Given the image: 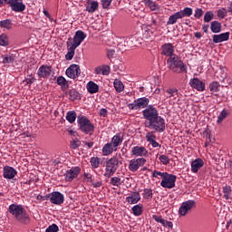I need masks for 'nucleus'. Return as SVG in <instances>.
Listing matches in <instances>:
<instances>
[{
    "mask_svg": "<svg viewBox=\"0 0 232 232\" xmlns=\"http://www.w3.org/2000/svg\"><path fill=\"white\" fill-rule=\"evenodd\" d=\"M95 72L97 73V75L102 73V68L97 67V68L95 69Z\"/></svg>",
    "mask_w": 232,
    "mask_h": 232,
    "instance_id": "obj_64",
    "label": "nucleus"
},
{
    "mask_svg": "<svg viewBox=\"0 0 232 232\" xmlns=\"http://www.w3.org/2000/svg\"><path fill=\"white\" fill-rule=\"evenodd\" d=\"M195 205H196L195 200H188L183 202L179 210L180 217H186L188 211H191V209L195 208Z\"/></svg>",
    "mask_w": 232,
    "mask_h": 232,
    "instance_id": "obj_9",
    "label": "nucleus"
},
{
    "mask_svg": "<svg viewBox=\"0 0 232 232\" xmlns=\"http://www.w3.org/2000/svg\"><path fill=\"white\" fill-rule=\"evenodd\" d=\"M57 231H59V227H57V225L55 224L49 226L45 230V232H57Z\"/></svg>",
    "mask_w": 232,
    "mask_h": 232,
    "instance_id": "obj_46",
    "label": "nucleus"
},
{
    "mask_svg": "<svg viewBox=\"0 0 232 232\" xmlns=\"http://www.w3.org/2000/svg\"><path fill=\"white\" fill-rule=\"evenodd\" d=\"M49 200L51 204L61 206L64 202V196L59 191H54L49 194Z\"/></svg>",
    "mask_w": 232,
    "mask_h": 232,
    "instance_id": "obj_12",
    "label": "nucleus"
},
{
    "mask_svg": "<svg viewBox=\"0 0 232 232\" xmlns=\"http://www.w3.org/2000/svg\"><path fill=\"white\" fill-rule=\"evenodd\" d=\"M114 88L118 93H121V92H124V83L121 82V80L115 79L114 80Z\"/></svg>",
    "mask_w": 232,
    "mask_h": 232,
    "instance_id": "obj_31",
    "label": "nucleus"
},
{
    "mask_svg": "<svg viewBox=\"0 0 232 232\" xmlns=\"http://www.w3.org/2000/svg\"><path fill=\"white\" fill-rule=\"evenodd\" d=\"M161 225L164 227H169L170 229H173V223L171 221H168L166 219H163V221H161Z\"/></svg>",
    "mask_w": 232,
    "mask_h": 232,
    "instance_id": "obj_51",
    "label": "nucleus"
},
{
    "mask_svg": "<svg viewBox=\"0 0 232 232\" xmlns=\"http://www.w3.org/2000/svg\"><path fill=\"white\" fill-rule=\"evenodd\" d=\"M213 43L218 44V43H224V41H229V32L223 33L220 34H214L212 36Z\"/></svg>",
    "mask_w": 232,
    "mask_h": 232,
    "instance_id": "obj_20",
    "label": "nucleus"
},
{
    "mask_svg": "<svg viewBox=\"0 0 232 232\" xmlns=\"http://www.w3.org/2000/svg\"><path fill=\"white\" fill-rule=\"evenodd\" d=\"M100 115H102V117H106V115H108V111L106 109H101Z\"/></svg>",
    "mask_w": 232,
    "mask_h": 232,
    "instance_id": "obj_61",
    "label": "nucleus"
},
{
    "mask_svg": "<svg viewBox=\"0 0 232 232\" xmlns=\"http://www.w3.org/2000/svg\"><path fill=\"white\" fill-rule=\"evenodd\" d=\"M34 82H35V78H34V76H29L23 81L24 84H34Z\"/></svg>",
    "mask_w": 232,
    "mask_h": 232,
    "instance_id": "obj_52",
    "label": "nucleus"
},
{
    "mask_svg": "<svg viewBox=\"0 0 232 232\" xmlns=\"http://www.w3.org/2000/svg\"><path fill=\"white\" fill-rule=\"evenodd\" d=\"M146 139L148 142H150V144L155 140L156 137L155 135L151 134V132L147 133Z\"/></svg>",
    "mask_w": 232,
    "mask_h": 232,
    "instance_id": "obj_53",
    "label": "nucleus"
},
{
    "mask_svg": "<svg viewBox=\"0 0 232 232\" xmlns=\"http://www.w3.org/2000/svg\"><path fill=\"white\" fill-rule=\"evenodd\" d=\"M140 200V194L139 192H134L127 198L129 204H137Z\"/></svg>",
    "mask_w": 232,
    "mask_h": 232,
    "instance_id": "obj_25",
    "label": "nucleus"
},
{
    "mask_svg": "<svg viewBox=\"0 0 232 232\" xmlns=\"http://www.w3.org/2000/svg\"><path fill=\"white\" fill-rule=\"evenodd\" d=\"M66 119L68 122L72 124V122H75V120L77 119V113L73 111H68L66 115Z\"/></svg>",
    "mask_w": 232,
    "mask_h": 232,
    "instance_id": "obj_34",
    "label": "nucleus"
},
{
    "mask_svg": "<svg viewBox=\"0 0 232 232\" xmlns=\"http://www.w3.org/2000/svg\"><path fill=\"white\" fill-rule=\"evenodd\" d=\"M210 28L213 34H218L222 30V24H220L218 21H214L211 23Z\"/></svg>",
    "mask_w": 232,
    "mask_h": 232,
    "instance_id": "obj_28",
    "label": "nucleus"
},
{
    "mask_svg": "<svg viewBox=\"0 0 232 232\" xmlns=\"http://www.w3.org/2000/svg\"><path fill=\"white\" fill-rule=\"evenodd\" d=\"M79 173H81V169L79 167H76L74 169H71L65 173V180L67 182H72L76 177H78Z\"/></svg>",
    "mask_w": 232,
    "mask_h": 232,
    "instance_id": "obj_19",
    "label": "nucleus"
},
{
    "mask_svg": "<svg viewBox=\"0 0 232 232\" xmlns=\"http://www.w3.org/2000/svg\"><path fill=\"white\" fill-rule=\"evenodd\" d=\"M92 186H93V188H101V186H102V182H101V181L93 182Z\"/></svg>",
    "mask_w": 232,
    "mask_h": 232,
    "instance_id": "obj_63",
    "label": "nucleus"
},
{
    "mask_svg": "<svg viewBox=\"0 0 232 232\" xmlns=\"http://www.w3.org/2000/svg\"><path fill=\"white\" fill-rule=\"evenodd\" d=\"M78 126L80 127V130L83 132V133H93V130H95V126L93 125V123H92V121H90V120H88V118H86V116H78Z\"/></svg>",
    "mask_w": 232,
    "mask_h": 232,
    "instance_id": "obj_4",
    "label": "nucleus"
},
{
    "mask_svg": "<svg viewBox=\"0 0 232 232\" xmlns=\"http://www.w3.org/2000/svg\"><path fill=\"white\" fill-rule=\"evenodd\" d=\"M121 143L122 138L121 137V135H115L112 137L111 144H112L113 148H117Z\"/></svg>",
    "mask_w": 232,
    "mask_h": 232,
    "instance_id": "obj_33",
    "label": "nucleus"
},
{
    "mask_svg": "<svg viewBox=\"0 0 232 232\" xmlns=\"http://www.w3.org/2000/svg\"><path fill=\"white\" fill-rule=\"evenodd\" d=\"M0 26H1V28H6V30H11L12 29V21L8 20V19L0 21Z\"/></svg>",
    "mask_w": 232,
    "mask_h": 232,
    "instance_id": "obj_36",
    "label": "nucleus"
},
{
    "mask_svg": "<svg viewBox=\"0 0 232 232\" xmlns=\"http://www.w3.org/2000/svg\"><path fill=\"white\" fill-rule=\"evenodd\" d=\"M86 39V34L82 31H77L72 40V38H68L67 46H72V48H78L81 46V43Z\"/></svg>",
    "mask_w": 232,
    "mask_h": 232,
    "instance_id": "obj_6",
    "label": "nucleus"
},
{
    "mask_svg": "<svg viewBox=\"0 0 232 232\" xmlns=\"http://www.w3.org/2000/svg\"><path fill=\"white\" fill-rule=\"evenodd\" d=\"M194 15H195V17H197V19H200V16L204 15V11L200 8H198V9H196Z\"/></svg>",
    "mask_w": 232,
    "mask_h": 232,
    "instance_id": "obj_55",
    "label": "nucleus"
},
{
    "mask_svg": "<svg viewBox=\"0 0 232 232\" xmlns=\"http://www.w3.org/2000/svg\"><path fill=\"white\" fill-rule=\"evenodd\" d=\"M227 117V111L223 110L218 117V124H222V121Z\"/></svg>",
    "mask_w": 232,
    "mask_h": 232,
    "instance_id": "obj_42",
    "label": "nucleus"
},
{
    "mask_svg": "<svg viewBox=\"0 0 232 232\" xmlns=\"http://www.w3.org/2000/svg\"><path fill=\"white\" fill-rule=\"evenodd\" d=\"M166 93L168 94V99H169V102H172V104H175L180 101V98L179 97V90L169 89L167 90Z\"/></svg>",
    "mask_w": 232,
    "mask_h": 232,
    "instance_id": "obj_17",
    "label": "nucleus"
},
{
    "mask_svg": "<svg viewBox=\"0 0 232 232\" xmlns=\"http://www.w3.org/2000/svg\"><path fill=\"white\" fill-rule=\"evenodd\" d=\"M143 116L147 119V121H153V119L159 117V111H157V109L150 106L143 111Z\"/></svg>",
    "mask_w": 232,
    "mask_h": 232,
    "instance_id": "obj_15",
    "label": "nucleus"
},
{
    "mask_svg": "<svg viewBox=\"0 0 232 232\" xmlns=\"http://www.w3.org/2000/svg\"><path fill=\"white\" fill-rule=\"evenodd\" d=\"M152 218L156 220V222H159L160 224H162V221L164 220L162 217L157 215H153Z\"/></svg>",
    "mask_w": 232,
    "mask_h": 232,
    "instance_id": "obj_59",
    "label": "nucleus"
},
{
    "mask_svg": "<svg viewBox=\"0 0 232 232\" xmlns=\"http://www.w3.org/2000/svg\"><path fill=\"white\" fill-rule=\"evenodd\" d=\"M68 47V46H67ZM75 50L76 48L75 47H72V45H70L68 47V53L67 54L65 55V59L67 61H72L73 59V55H75Z\"/></svg>",
    "mask_w": 232,
    "mask_h": 232,
    "instance_id": "obj_32",
    "label": "nucleus"
},
{
    "mask_svg": "<svg viewBox=\"0 0 232 232\" xmlns=\"http://www.w3.org/2000/svg\"><path fill=\"white\" fill-rule=\"evenodd\" d=\"M9 213L15 217L16 220H18V222L21 224H30V218L24 214L23 207L13 204L9 206Z\"/></svg>",
    "mask_w": 232,
    "mask_h": 232,
    "instance_id": "obj_1",
    "label": "nucleus"
},
{
    "mask_svg": "<svg viewBox=\"0 0 232 232\" xmlns=\"http://www.w3.org/2000/svg\"><path fill=\"white\" fill-rule=\"evenodd\" d=\"M223 195H224V198H226V200H229V198H231V187L230 186H226L223 188Z\"/></svg>",
    "mask_w": 232,
    "mask_h": 232,
    "instance_id": "obj_35",
    "label": "nucleus"
},
{
    "mask_svg": "<svg viewBox=\"0 0 232 232\" xmlns=\"http://www.w3.org/2000/svg\"><path fill=\"white\" fill-rule=\"evenodd\" d=\"M150 144L153 148H160V144H159L155 140Z\"/></svg>",
    "mask_w": 232,
    "mask_h": 232,
    "instance_id": "obj_62",
    "label": "nucleus"
},
{
    "mask_svg": "<svg viewBox=\"0 0 232 232\" xmlns=\"http://www.w3.org/2000/svg\"><path fill=\"white\" fill-rule=\"evenodd\" d=\"M167 64L168 68L174 73H182V72H186V65L177 55L168 58Z\"/></svg>",
    "mask_w": 232,
    "mask_h": 232,
    "instance_id": "obj_2",
    "label": "nucleus"
},
{
    "mask_svg": "<svg viewBox=\"0 0 232 232\" xmlns=\"http://www.w3.org/2000/svg\"><path fill=\"white\" fill-rule=\"evenodd\" d=\"M57 84H59V86H61V88H62V90H63V92H65V90H67L69 88L68 82L66 81V78L63 77V76H59L57 78Z\"/></svg>",
    "mask_w": 232,
    "mask_h": 232,
    "instance_id": "obj_29",
    "label": "nucleus"
},
{
    "mask_svg": "<svg viewBox=\"0 0 232 232\" xmlns=\"http://www.w3.org/2000/svg\"><path fill=\"white\" fill-rule=\"evenodd\" d=\"M15 175H17V171L14 168L8 167V166H5L4 168V178L5 179H14V177H15Z\"/></svg>",
    "mask_w": 232,
    "mask_h": 232,
    "instance_id": "obj_23",
    "label": "nucleus"
},
{
    "mask_svg": "<svg viewBox=\"0 0 232 232\" xmlns=\"http://www.w3.org/2000/svg\"><path fill=\"white\" fill-rule=\"evenodd\" d=\"M218 78H219V81H222V82H227V75L226 73H224V72L222 73V76H220Z\"/></svg>",
    "mask_w": 232,
    "mask_h": 232,
    "instance_id": "obj_60",
    "label": "nucleus"
},
{
    "mask_svg": "<svg viewBox=\"0 0 232 232\" xmlns=\"http://www.w3.org/2000/svg\"><path fill=\"white\" fill-rule=\"evenodd\" d=\"M87 90L89 93H97V92H99V85L93 82H89L87 83Z\"/></svg>",
    "mask_w": 232,
    "mask_h": 232,
    "instance_id": "obj_30",
    "label": "nucleus"
},
{
    "mask_svg": "<svg viewBox=\"0 0 232 232\" xmlns=\"http://www.w3.org/2000/svg\"><path fill=\"white\" fill-rule=\"evenodd\" d=\"M52 73V68L46 65H42L38 70V76L43 77L44 79L49 77Z\"/></svg>",
    "mask_w": 232,
    "mask_h": 232,
    "instance_id": "obj_22",
    "label": "nucleus"
},
{
    "mask_svg": "<svg viewBox=\"0 0 232 232\" xmlns=\"http://www.w3.org/2000/svg\"><path fill=\"white\" fill-rule=\"evenodd\" d=\"M213 17H214L213 12L208 11V12L205 14V16H204V21H205V23H209V21H212V20H213Z\"/></svg>",
    "mask_w": 232,
    "mask_h": 232,
    "instance_id": "obj_45",
    "label": "nucleus"
},
{
    "mask_svg": "<svg viewBox=\"0 0 232 232\" xmlns=\"http://www.w3.org/2000/svg\"><path fill=\"white\" fill-rule=\"evenodd\" d=\"M161 50L162 55H166V57L169 58L177 56V54L174 53L175 48L172 46L171 44H165L164 45H162Z\"/></svg>",
    "mask_w": 232,
    "mask_h": 232,
    "instance_id": "obj_16",
    "label": "nucleus"
},
{
    "mask_svg": "<svg viewBox=\"0 0 232 232\" xmlns=\"http://www.w3.org/2000/svg\"><path fill=\"white\" fill-rule=\"evenodd\" d=\"M167 174H168L167 172H160V171L154 170L152 173V177H156V178L161 177V179H164Z\"/></svg>",
    "mask_w": 232,
    "mask_h": 232,
    "instance_id": "obj_50",
    "label": "nucleus"
},
{
    "mask_svg": "<svg viewBox=\"0 0 232 232\" xmlns=\"http://www.w3.org/2000/svg\"><path fill=\"white\" fill-rule=\"evenodd\" d=\"M218 88H220V84L218 82H213L209 85V90L212 93H217V92H218Z\"/></svg>",
    "mask_w": 232,
    "mask_h": 232,
    "instance_id": "obj_41",
    "label": "nucleus"
},
{
    "mask_svg": "<svg viewBox=\"0 0 232 232\" xmlns=\"http://www.w3.org/2000/svg\"><path fill=\"white\" fill-rule=\"evenodd\" d=\"M189 84L191 88L198 90V92H204V90H206V84L202 81L198 80V78L190 80Z\"/></svg>",
    "mask_w": 232,
    "mask_h": 232,
    "instance_id": "obj_18",
    "label": "nucleus"
},
{
    "mask_svg": "<svg viewBox=\"0 0 232 232\" xmlns=\"http://www.w3.org/2000/svg\"><path fill=\"white\" fill-rule=\"evenodd\" d=\"M91 164L92 168H99V165L101 164V160L97 157H93L91 159Z\"/></svg>",
    "mask_w": 232,
    "mask_h": 232,
    "instance_id": "obj_44",
    "label": "nucleus"
},
{
    "mask_svg": "<svg viewBox=\"0 0 232 232\" xmlns=\"http://www.w3.org/2000/svg\"><path fill=\"white\" fill-rule=\"evenodd\" d=\"M111 1L113 0H102V8L105 10L109 9L110 5H111Z\"/></svg>",
    "mask_w": 232,
    "mask_h": 232,
    "instance_id": "obj_47",
    "label": "nucleus"
},
{
    "mask_svg": "<svg viewBox=\"0 0 232 232\" xmlns=\"http://www.w3.org/2000/svg\"><path fill=\"white\" fill-rule=\"evenodd\" d=\"M153 197V190L147 188L144 190V198H152Z\"/></svg>",
    "mask_w": 232,
    "mask_h": 232,
    "instance_id": "obj_49",
    "label": "nucleus"
},
{
    "mask_svg": "<svg viewBox=\"0 0 232 232\" xmlns=\"http://www.w3.org/2000/svg\"><path fill=\"white\" fill-rule=\"evenodd\" d=\"M131 153L134 157H146L148 150L144 147L136 146L132 149Z\"/></svg>",
    "mask_w": 232,
    "mask_h": 232,
    "instance_id": "obj_21",
    "label": "nucleus"
},
{
    "mask_svg": "<svg viewBox=\"0 0 232 232\" xmlns=\"http://www.w3.org/2000/svg\"><path fill=\"white\" fill-rule=\"evenodd\" d=\"M8 5L14 12H24L26 5L23 4V0H8Z\"/></svg>",
    "mask_w": 232,
    "mask_h": 232,
    "instance_id": "obj_14",
    "label": "nucleus"
},
{
    "mask_svg": "<svg viewBox=\"0 0 232 232\" xmlns=\"http://www.w3.org/2000/svg\"><path fill=\"white\" fill-rule=\"evenodd\" d=\"M204 166V160L202 159H198L192 161L191 163V171L192 173H198V171Z\"/></svg>",
    "mask_w": 232,
    "mask_h": 232,
    "instance_id": "obj_24",
    "label": "nucleus"
},
{
    "mask_svg": "<svg viewBox=\"0 0 232 232\" xmlns=\"http://www.w3.org/2000/svg\"><path fill=\"white\" fill-rule=\"evenodd\" d=\"M36 198L37 200H48V198L50 199V194L45 196L38 195Z\"/></svg>",
    "mask_w": 232,
    "mask_h": 232,
    "instance_id": "obj_57",
    "label": "nucleus"
},
{
    "mask_svg": "<svg viewBox=\"0 0 232 232\" xmlns=\"http://www.w3.org/2000/svg\"><path fill=\"white\" fill-rule=\"evenodd\" d=\"M113 153V144L112 143H107L102 148V155L105 157H108V155H111Z\"/></svg>",
    "mask_w": 232,
    "mask_h": 232,
    "instance_id": "obj_26",
    "label": "nucleus"
},
{
    "mask_svg": "<svg viewBox=\"0 0 232 232\" xmlns=\"http://www.w3.org/2000/svg\"><path fill=\"white\" fill-rule=\"evenodd\" d=\"M96 10H99V2L97 1H92L86 6V11L89 14H93Z\"/></svg>",
    "mask_w": 232,
    "mask_h": 232,
    "instance_id": "obj_27",
    "label": "nucleus"
},
{
    "mask_svg": "<svg viewBox=\"0 0 232 232\" xmlns=\"http://www.w3.org/2000/svg\"><path fill=\"white\" fill-rule=\"evenodd\" d=\"M65 73L69 79H77L81 75V67L78 64H72Z\"/></svg>",
    "mask_w": 232,
    "mask_h": 232,
    "instance_id": "obj_13",
    "label": "nucleus"
},
{
    "mask_svg": "<svg viewBox=\"0 0 232 232\" xmlns=\"http://www.w3.org/2000/svg\"><path fill=\"white\" fill-rule=\"evenodd\" d=\"M145 5H147L152 11L159 10V5L151 0H145Z\"/></svg>",
    "mask_w": 232,
    "mask_h": 232,
    "instance_id": "obj_40",
    "label": "nucleus"
},
{
    "mask_svg": "<svg viewBox=\"0 0 232 232\" xmlns=\"http://www.w3.org/2000/svg\"><path fill=\"white\" fill-rule=\"evenodd\" d=\"M218 17H219L220 19H224V17H226V13L222 9H219L218 11Z\"/></svg>",
    "mask_w": 232,
    "mask_h": 232,
    "instance_id": "obj_58",
    "label": "nucleus"
},
{
    "mask_svg": "<svg viewBox=\"0 0 232 232\" xmlns=\"http://www.w3.org/2000/svg\"><path fill=\"white\" fill-rule=\"evenodd\" d=\"M81 146V140L79 139L75 138L70 142V148L72 150H77V148H80Z\"/></svg>",
    "mask_w": 232,
    "mask_h": 232,
    "instance_id": "obj_37",
    "label": "nucleus"
},
{
    "mask_svg": "<svg viewBox=\"0 0 232 232\" xmlns=\"http://www.w3.org/2000/svg\"><path fill=\"white\" fill-rule=\"evenodd\" d=\"M102 74L110 75V66H104L103 68H102Z\"/></svg>",
    "mask_w": 232,
    "mask_h": 232,
    "instance_id": "obj_56",
    "label": "nucleus"
},
{
    "mask_svg": "<svg viewBox=\"0 0 232 232\" xmlns=\"http://www.w3.org/2000/svg\"><path fill=\"white\" fill-rule=\"evenodd\" d=\"M132 213L133 215H135L136 217H140V215H142V206L140 205H135L132 208Z\"/></svg>",
    "mask_w": 232,
    "mask_h": 232,
    "instance_id": "obj_38",
    "label": "nucleus"
},
{
    "mask_svg": "<svg viewBox=\"0 0 232 232\" xmlns=\"http://www.w3.org/2000/svg\"><path fill=\"white\" fill-rule=\"evenodd\" d=\"M14 54H5L3 59L4 64H10V63H14Z\"/></svg>",
    "mask_w": 232,
    "mask_h": 232,
    "instance_id": "obj_39",
    "label": "nucleus"
},
{
    "mask_svg": "<svg viewBox=\"0 0 232 232\" xmlns=\"http://www.w3.org/2000/svg\"><path fill=\"white\" fill-rule=\"evenodd\" d=\"M190 15H193V9L186 7L184 8V10H181L170 15L169 21L167 22V24H175V23H177L179 19H182L184 17H190Z\"/></svg>",
    "mask_w": 232,
    "mask_h": 232,
    "instance_id": "obj_5",
    "label": "nucleus"
},
{
    "mask_svg": "<svg viewBox=\"0 0 232 232\" xmlns=\"http://www.w3.org/2000/svg\"><path fill=\"white\" fill-rule=\"evenodd\" d=\"M160 162H162V164H164L165 166L168 165L169 163V158L166 155H161L160 156Z\"/></svg>",
    "mask_w": 232,
    "mask_h": 232,
    "instance_id": "obj_48",
    "label": "nucleus"
},
{
    "mask_svg": "<svg viewBox=\"0 0 232 232\" xmlns=\"http://www.w3.org/2000/svg\"><path fill=\"white\" fill-rule=\"evenodd\" d=\"M119 168V159L117 157L111 158L106 164L105 177H111Z\"/></svg>",
    "mask_w": 232,
    "mask_h": 232,
    "instance_id": "obj_7",
    "label": "nucleus"
},
{
    "mask_svg": "<svg viewBox=\"0 0 232 232\" xmlns=\"http://www.w3.org/2000/svg\"><path fill=\"white\" fill-rule=\"evenodd\" d=\"M111 184H112V186H119L121 184V179L117 177L111 178Z\"/></svg>",
    "mask_w": 232,
    "mask_h": 232,
    "instance_id": "obj_54",
    "label": "nucleus"
},
{
    "mask_svg": "<svg viewBox=\"0 0 232 232\" xmlns=\"http://www.w3.org/2000/svg\"><path fill=\"white\" fill-rule=\"evenodd\" d=\"M146 164V159L144 158H138V159H133L130 161L129 164V169L130 171L135 172L139 168H142Z\"/></svg>",
    "mask_w": 232,
    "mask_h": 232,
    "instance_id": "obj_11",
    "label": "nucleus"
},
{
    "mask_svg": "<svg viewBox=\"0 0 232 232\" xmlns=\"http://www.w3.org/2000/svg\"><path fill=\"white\" fill-rule=\"evenodd\" d=\"M145 127L149 128V130H154L155 131H159L160 133L166 130V122L162 117L158 116L152 121H145Z\"/></svg>",
    "mask_w": 232,
    "mask_h": 232,
    "instance_id": "obj_3",
    "label": "nucleus"
},
{
    "mask_svg": "<svg viewBox=\"0 0 232 232\" xmlns=\"http://www.w3.org/2000/svg\"><path fill=\"white\" fill-rule=\"evenodd\" d=\"M177 181V176L173 174H166L162 179L160 185L162 188H167L168 189H171V188H175V182Z\"/></svg>",
    "mask_w": 232,
    "mask_h": 232,
    "instance_id": "obj_8",
    "label": "nucleus"
},
{
    "mask_svg": "<svg viewBox=\"0 0 232 232\" xmlns=\"http://www.w3.org/2000/svg\"><path fill=\"white\" fill-rule=\"evenodd\" d=\"M0 46H8V36L6 34L0 35Z\"/></svg>",
    "mask_w": 232,
    "mask_h": 232,
    "instance_id": "obj_43",
    "label": "nucleus"
},
{
    "mask_svg": "<svg viewBox=\"0 0 232 232\" xmlns=\"http://www.w3.org/2000/svg\"><path fill=\"white\" fill-rule=\"evenodd\" d=\"M150 104V100L146 97L140 98L129 104L130 110H140V108H146Z\"/></svg>",
    "mask_w": 232,
    "mask_h": 232,
    "instance_id": "obj_10",
    "label": "nucleus"
}]
</instances>
